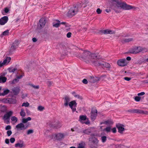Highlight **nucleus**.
Wrapping results in <instances>:
<instances>
[{
  "mask_svg": "<svg viewBox=\"0 0 148 148\" xmlns=\"http://www.w3.org/2000/svg\"><path fill=\"white\" fill-rule=\"evenodd\" d=\"M11 119L12 121L14 123H16L18 120L17 118L15 116H12L11 118Z\"/></svg>",
  "mask_w": 148,
  "mask_h": 148,
  "instance_id": "c756f323",
  "label": "nucleus"
},
{
  "mask_svg": "<svg viewBox=\"0 0 148 148\" xmlns=\"http://www.w3.org/2000/svg\"><path fill=\"white\" fill-rule=\"evenodd\" d=\"M105 11L107 12L108 13H109L110 11V10L109 9H106Z\"/></svg>",
  "mask_w": 148,
  "mask_h": 148,
  "instance_id": "e2e57ef3",
  "label": "nucleus"
},
{
  "mask_svg": "<svg viewBox=\"0 0 148 148\" xmlns=\"http://www.w3.org/2000/svg\"><path fill=\"white\" fill-rule=\"evenodd\" d=\"M79 118L81 120H85L86 119V116L81 115L80 116Z\"/></svg>",
  "mask_w": 148,
  "mask_h": 148,
  "instance_id": "473e14b6",
  "label": "nucleus"
},
{
  "mask_svg": "<svg viewBox=\"0 0 148 148\" xmlns=\"http://www.w3.org/2000/svg\"><path fill=\"white\" fill-rule=\"evenodd\" d=\"M127 62L125 59H122L119 60L117 62L118 65L121 66H127Z\"/></svg>",
  "mask_w": 148,
  "mask_h": 148,
  "instance_id": "0eeeda50",
  "label": "nucleus"
},
{
  "mask_svg": "<svg viewBox=\"0 0 148 148\" xmlns=\"http://www.w3.org/2000/svg\"><path fill=\"white\" fill-rule=\"evenodd\" d=\"M8 69L9 72L10 73H14L16 70L17 69L15 68L10 67L8 68Z\"/></svg>",
  "mask_w": 148,
  "mask_h": 148,
  "instance_id": "7c9ffc66",
  "label": "nucleus"
},
{
  "mask_svg": "<svg viewBox=\"0 0 148 148\" xmlns=\"http://www.w3.org/2000/svg\"><path fill=\"white\" fill-rule=\"evenodd\" d=\"M12 132L11 130H8L7 132V134L8 136H10L12 134Z\"/></svg>",
  "mask_w": 148,
  "mask_h": 148,
  "instance_id": "49530a36",
  "label": "nucleus"
},
{
  "mask_svg": "<svg viewBox=\"0 0 148 148\" xmlns=\"http://www.w3.org/2000/svg\"><path fill=\"white\" fill-rule=\"evenodd\" d=\"M62 126V125L61 124H60L59 125V127H60Z\"/></svg>",
  "mask_w": 148,
  "mask_h": 148,
  "instance_id": "338daca9",
  "label": "nucleus"
},
{
  "mask_svg": "<svg viewBox=\"0 0 148 148\" xmlns=\"http://www.w3.org/2000/svg\"><path fill=\"white\" fill-rule=\"evenodd\" d=\"M78 148H86L84 146L82 145V144L81 143L79 144V146Z\"/></svg>",
  "mask_w": 148,
  "mask_h": 148,
  "instance_id": "864d4df0",
  "label": "nucleus"
},
{
  "mask_svg": "<svg viewBox=\"0 0 148 148\" xmlns=\"http://www.w3.org/2000/svg\"><path fill=\"white\" fill-rule=\"evenodd\" d=\"M27 128V126H25L24 124L22 123L18 124L16 126V128L18 130H24Z\"/></svg>",
  "mask_w": 148,
  "mask_h": 148,
  "instance_id": "6e6552de",
  "label": "nucleus"
},
{
  "mask_svg": "<svg viewBox=\"0 0 148 148\" xmlns=\"http://www.w3.org/2000/svg\"><path fill=\"white\" fill-rule=\"evenodd\" d=\"M105 130L107 132H109L111 130V127H106L105 129Z\"/></svg>",
  "mask_w": 148,
  "mask_h": 148,
  "instance_id": "79ce46f5",
  "label": "nucleus"
},
{
  "mask_svg": "<svg viewBox=\"0 0 148 148\" xmlns=\"http://www.w3.org/2000/svg\"><path fill=\"white\" fill-rule=\"evenodd\" d=\"M2 101L5 103H9L10 104H15L16 102L15 99H5L2 100Z\"/></svg>",
  "mask_w": 148,
  "mask_h": 148,
  "instance_id": "f8f14e48",
  "label": "nucleus"
},
{
  "mask_svg": "<svg viewBox=\"0 0 148 148\" xmlns=\"http://www.w3.org/2000/svg\"><path fill=\"white\" fill-rule=\"evenodd\" d=\"M141 51V48L137 47L130 49L129 52L132 54H136L140 52Z\"/></svg>",
  "mask_w": 148,
  "mask_h": 148,
  "instance_id": "ddd939ff",
  "label": "nucleus"
},
{
  "mask_svg": "<svg viewBox=\"0 0 148 148\" xmlns=\"http://www.w3.org/2000/svg\"><path fill=\"white\" fill-rule=\"evenodd\" d=\"M9 90L8 89H4L3 90V93H0V96H4L8 93L9 92Z\"/></svg>",
  "mask_w": 148,
  "mask_h": 148,
  "instance_id": "393cba45",
  "label": "nucleus"
},
{
  "mask_svg": "<svg viewBox=\"0 0 148 148\" xmlns=\"http://www.w3.org/2000/svg\"><path fill=\"white\" fill-rule=\"evenodd\" d=\"M7 80V78L5 77H0V83H4Z\"/></svg>",
  "mask_w": 148,
  "mask_h": 148,
  "instance_id": "b1692460",
  "label": "nucleus"
},
{
  "mask_svg": "<svg viewBox=\"0 0 148 148\" xmlns=\"http://www.w3.org/2000/svg\"><path fill=\"white\" fill-rule=\"evenodd\" d=\"M75 97L77 98L79 100H82V97L80 96L79 95H76L75 94Z\"/></svg>",
  "mask_w": 148,
  "mask_h": 148,
  "instance_id": "e433bc0d",
  "label": "nucleus"
},
{
  "mask_svg": "<svg viewBox=\"0 0 148 148\" xmlns=\"http://www.w3.org/2000/svg\"><path fill=\"white\" fill-rule=\"evenodd\" d=\"M124 79L127 81H129L131 79V78L130 77H125L124 78Z\"/></svg>",
  "mask_w": 148,
  "mask_h": 148,
  "instance_id": "3c124183",
  "label": "nucleus"
},
{
  "mask_svg": "<svg viewBox=\"0 0 148 148\" xmlns=\"http://www.w3.org/2000/svg\"><path fill=\"white\" fill-rule=\"evenodd\" d=\"M82 82L85 84H87L88 83V81L86 79H84L82 81Z\"/></svg>",
  "mask_w": 148,
  "mask_h": 148,
  "instance_id": "c03bdc74",
  "label": "nucleus"
},
{
  "mask_svg": "<svg viewBox=\"0 0 148 148\" xmlns=\"http://www.w3.org/2000/svg\"><path fill=\"white\" fill-rule=\"evenodd\" d=\"M3 65H4L3 64L2 62L1 61H0V68L2 67Z\"/></svg>",
  "mask_w": 148,
  "mask_h": 148,
  "instance_id": "052dcab7",
  "label": "nucleus"
},
{
  "mask_svg": "<svg viewBox=\"0 0 148 148\" xmlns=\"http://www.w3.org/2000/svg\"><path fill=\"white\" fill-rule=\"evenodd\" d=\"M70 148H74V147H70Z\"/></svg>",
  "mask_w": 148,
  "mask_h": 148,
  "instance_id": "774afa93",
  "label": "nucleus"
},
{
  "mask_svg": "<svg viewBox=\"0 0 148 148\" xmlns=\"http://www.w3.org/2000/svg\"><path fill=\"white\" fill-rule=\"evenodd\" d=\"M131 60V58L130 57H127L126 58V60L129 61L130 60Z\"/></svg>",
  "mask_w": 148,
  "mask_h": 148,
  "instance_id": "bf43d9fd",
  "label": "nucleus"
},
{
  "mask_svg": "<svg viewBox=\"0 0 148 148\" xmlns=\"http://www.w3.org/2000/svg\"><path fill=\"white\" fill-rule=\"evenodd\" d=\"M9 11V10L8 8H5L4 11L3 12H2L3 14V15H6V14Z\"/></svg>",
  "mask_w": 148,
  "mask_h": 148,
  "instance_id": "2f4dec72",
  "label": "nucleus"
},
{
  "mask_svg": "<svg viewBox=\"0 0 148 148\" xmlns=\"http://www.w3.org/2000/svg\"><path fill=\"white\" fill-rule=\"evenodd\" d=\"M32 119L30 117H28L27 118H23L22 120V123L24 124L26 123L28 121L31 120Z\"/></svg>",
  "mask_w": 148,
  "mask_h": 148,
  "instance_id": "412c9836",
  "label": "nucleus"
},
{
  "mask_svg": "<svg viewBox=\"0 0 148 148\" xmlns=\"http://www.w3.org/2000/svg\"><path fill=\"white\" fill-rule=\"evenodd\" d=\"M145 94V92H141L140 93H138V96H142L144 95Z\"/></svg>",
  "mask_w": 148,
  "mask_h": 148,
  "instance_id": "8fccbe9b",
  "label": "nucleus"
},
{
  "mask_svg": "<svg viewBox=\"0 0 148 148\" xmlns=\"http://www.w3.org/2000/svg\"><path fill=\"white\" fill-rule=\"evenodd\" d=\"M13 112L12 111H10L7 112L4 116L3 119L4 120H6L9 119L10 116L13 114Z\"/></svg>",
  "mask_w": 148,
  "mask_h": 148,
  "instance_id": "f3484780",
  "label": "nucleus"
},
{
  "mask_svg": "<svg viewBox=\"0 0 148 148\" xmlns=\"http://www.w3.org/2000/svg\"><path fill=\"white\" fill-rule=\"evenodd\" d=\"M77 104L75 100V107Z\"/></svg>",
  "mask_w": 148,
  "mask_h": 148,
  "instance_id": "0e129e2a",
  "label": "nucleus"
},
{
  "mask_svg": "<svg viewBox=\"0 0 148 148\" xmlns=\"http://www.w3.org/2000/svg\"><path fill=\"white\" fill-rule=\"evenodd\" d=\"M5 141L6 144H8L9 143V140L8 139H6Z\"/></svg>",
  "mask_w": 148,
  "mask_h": 148,
  "instance_id": "4d7b16f0",
  "label": "nucleus"
},
{
  "mask_svg": "<svg viewBox=\"0 0 148 148\" xmlns=\"http://www.w3.org/2000/svg\"><path fill=\"white\" fill-rule=\"evenodd\" d=\"M112 1L113 2H115L118 7H120L124 10H129L133 8L132 6L127 5L126 3L121 2L120 0H112Z\"/></svg>",
  "mask_w": 148,
  "mask_h": 148,
  "instance_id": "f03ea898",
  "label": "nucleus"
},
{
  "mask_svg": "<svg viewBox=\"0 0 148 148\" xmlns=\"http://www.w3.org/2000/svg\"><path fill=\"white\" fill-rule=\"evenodd\" d=\"M71 33L70 32H68L66 35V36L68 38H70L71 37Z\"/></svg>",
  "mask_w": 148,
  "mask_h": 148,
  "instance_id": "09e8293b",
  "label": "nucleus"
},
{
  "mask_svg": "<svg viewBox=\"0 0 148 148\" xmlns=\"http://www.w3.org/2000/svg\"><path fill=\"white\" fill-rule=\"evenodd\" d=\"M112 123V122L110 120H108L105 122V123H106V124H110Z\"/></svg>",
  "mask_w": 148,
  "mask_h": 148,
  "instance_id": "37998d69",
  "label": "nucleus"
},
{
  "mask_svg": "<svg viewBox=\"0 0 148 148\" xmlns=\"http://www.w3.org/2000/svg\"><path fill=\"white\" fill-rule=\"evenodd\" d=\"M9 34V30H6L1 35V37H2L3 36L8 35Z\"/></svg>",
  "mask_w": 148,
  "mask_h": 148,
  "instance_id": "cd10ccee",
  "label": "nucleus"
},
{
  "mask_svg": "<svg viewBox=\"0 0 148 148\" xmlns=\"http://www.w3.org/2000/svg\"><path fill=\"white\" fill-rule=\"evenodd\" d=\"M71 98L68 96H65L64 99V105L66 107L69 106L72 110L73 111H74L73 106H74V101H70Z\"/></svg>",
  "mask_w": 148,
  "mask_h": 148,
  "instance_id": "7ed1b4c3",
  "label": "nucleus"
},
{
  "mask_svg": "<svg viewBox=\"0 0 148 148\" xmlns=\"http://www.w3.org/2000/svg\"><path fill=\"white\" fill-rule=\"evenodd\" d=\"M10 141L11 143H13L15 141V139L14 138H10Z\"/></svg>",
  "mask_w": 148,
  "mask_h": 148,
  "instance_id": "a18cd8bd",
  "label": "nucleus"
},
{
  "mask_svg": "<svg viewBox=\"0 0 148 148\" xmlns=\"http://www.w3.org/2000/svg\"><path fill=\"white\" fill-rule=\"evenodd\" d=\"M101 141L103 143H105L107 140V137L105 136H102V134H101Z\"/></svg>",
  "mask_w": 148,
  "mask_h": 148,
  "instance_id": "a878e982",
  "label": "nucleus"
},
{
  "mask_svg": "<svg viewBox=\"0 0 148 148\" xmlns=\"http://www.w3.org/2000/svg\"><path fill=\"white\" fill-rule=\"evenodd\" d=\"M11 129V127L9 125H7V126H6V127H5V130H9L10 129Z\"/></svg>",
  "mask_w": 148,
  "mask_h": 148,
  "instance_id": "603ef678",
  "label": "nucleus"
},
{
  "mask_svg": "<svg viewBox=\"0 0 148 148\" xmlns=\"http://www.w3.org/2000/svg\"><path fill=\"white\" fill-rule=\"evenodd\" d=\"M33 132V131L32 130H27V134H29L32 133Z\"/></svg>",
  "mask_w": 148,
  "mask_h": 148,
  "instance_id": "a19ab883",
  "label": "nucleus"
},
{
  "mask_svg": "<svg viewBox=\"0 0 148 148\" xmlns=\"http://www.w3.org/2000/svg\"><path fill=\"white\" fill-rule=\"evenodd\" d=\"M11 60V58L10 57H7L2 62L3 64L4 65H7L10 62Z\"/></svg>",
  "mask_w": 148,
  "mask_h": 148,
  "instance_id": "6ab92c4d",
  "label": "nucleus"
},
{
  "mask_svg": "<svg viewBox=\"0 0 148 148\" xmlns=\"http://www.w3.org/2000/svg\"><path fill=\"white\" fill-rule=\"evenodd\" d=\"M133 40V39L132 38H123L121 42L123 43H127L130 42L132 41Z\"/></svg>",
  "mask_w": 148,
  "mask_h": 148,
  "instance_id": "a211bd4d",
  "label": "nucleus"
},
{
  "mask_svg": "<svg viewBox=\"0 0 148 148\" xmlns=\"http://www.w3.org/2000/svg\"><path fill=\"white\" fill-rule=\"evenodd\" d=\"M19 79L17 78L16 77V78L13 79V80L12 81L11 83L12 84H15L17 82L19 81Z\"/></svg>",
  "mask_w": 148,
  "mask_h": 148,
  "instance_id": "f704fd0d",
  "label": "nucleus"
},
{
  "mask_svg": "<svg viewBox=\"0 0 148 148\" xmlns=\"http://www.w3.org/2000/svg\"><path fill=\"white\" fill-rule=\"evenodd\" d=\"M61 24L65 25L66 26L67 25L65 23L60 22V21L58 20H54L53 23V26L56 28L59 27Z\"/></svg>",
  "mask_w": 148,
  "mask_h": 148,
  "instance_id": "1a4fd4ad",
  "label": "nucleus"
},
{
  "mask_svg": "<svg viewBox=\"0 0 148 148\" xmlns=\"http://www.w3.org/2000/svg\"><path fill=\"white\" fill-rule=\"evenodd\" d=\"M24 75V74H23L22 75H20L19 76H17L16 77L17 78H18V79H19L21 78Z\"/></svg>",
  "mask_w": 148,
  "mask_h": 148,
  "instance_id": "6e6d98bb",
  "label": "nucleus"
},
{
  "mask_svg": "<svg viewBox=\"0 0 148 148\" xmlns=\"http://www.w3.org/2000/svg\"><path fill=\"white\" fill-rule=\"evenodd\" d=\"M102 12V10L100 9V8H98L97 9V12L98 14H100Z\"/></svg>",
  "mask_w": 148,
  "mask_h": 148,
  "instance_id": "de8ad7c7",
  "label": "nucleus"
},
{
  "mask_svg": "<svg viewBox=\"0 0 148 148\" xmlns=\"http://www.w3.org/2000/svg\"><path fill=\"white\" fill-rule=\"evenodd\" d=\"M64 136V135L63 133L55 134L52 135V138L55 140H60L62 139Z\"/></svg>",
  "mask_w": 148,
  "mask_h": 148,
  "instance_id": "423d86ee",
  "label": "nucleus"
},
{
  "mask_svg": "<svg viewBox=\"0 0 148 148\" xmlns=\"http://www.w3.org/2000/svg\"><path fill=\"white\" fill-rule=\"evenodd\" d=\"M90 81L91 82L94 83L96 82V81H97V80L96 79V78H95L93 76H90Z\"/></svg>",
  "mask_w": 148,
  "mask_h": 148,
  "instance_id": "c85d7f7f",
  "label": "nucleus"
},
{
  "mask_svg": "<svg viewBox=\"0 0 148 148\" xmlns=\"http://www.w3.org/2000/svg\"><path fill=\"white\" fill-rule=\"evenodd\" d=\"M12 90L13 93H14V94L15 95H16L17 94H18L19 92V88L18 87H15L13 89H12Z\"/></svg>",
  "mask_w": 148,
  "mask_h": 148,
  "instance_id": "aec40b11",
  "label": "nucleus"
},
{
  "mask_svg": "<svg viewBox=\"0 0 148 148\" xmlns=\"http://www.w3.org/2000/svg\"><path fill=\"white\" fill-rule=\"evenodd\" d=\"M128 112L132 113H139L142 114H148V112L138 109H130Z\"/></svg>",
  "mask_w": 148,
  "mask_h": 148,
  "instance_id": "39448f33",
  "label": "nucleus"
},
{
  "mask_svg": "<svg viewBox=\"0 0 148 148\" xmlns=\"http://www.w3.org/2000/svg\"><path fill=\"white\" fill-rule=\"evenodd\" d=\"M16 147L18 148H24L25 147L23 141L22 140H19L15 144Z\"/></svg>",
  "mask_w": 148,
  "mask_h": 148,
  "instance_id": "9d476101",
  "label": "nucleus"
},
{
  "mask_svg": "<svg viewBox=\"0 0 148 148\" xmlns=\"http://www.w3.org/2000/svg\"><path fill=\"white\" fill-rule=\"evenodd\" d=\"M31 86L33 88L35 89H38L39 88V86L38 85H34L33 84H31Z\"/></svg>",
  "mask_w": 148,
  "mask_h": 148,
  "instance_id": "58836bf2",
  "label": "nucleus"
},
{
  "mask_svg": "<svg viewBox=\"0 0 148 148\" xmlns=\"http://www.w3.org/2000/svg\"><path fill=\"white\" fill-rule=\"evenodd\" d=\"M97 113V110L96 109H93L91 112V118L92 120L94 121L96 117Z\"/></svg>",
  "mask_w": 148,
  "mask_h": 148,
  "instance_id": "4468645a",
  "label": "nucleus"
},
{
  "mask_svg": "<svg viewBox=\"0 0 148 148\" xmlns=\"http://www.w3.org/2000/svg\"><path fill=\"white\" fill-rule=\"evenodd\" d=\"M82 58L87 63H90L95 66H99L102 67L110 68V65L108 63L98 60L100 58L98 57L96 54L92 53L90 52L84 51L82 56Z\"/></svg>",
  "mask_w": 148,
  "mask_h": 148,
  "instance_id": "f257e3e1",
  "label": "nucleus"
},
{
  "mask_svg": "<svg viewBox=\"0 0 148 148\" xmlns=\"http://www.w3.org/2000/svg\"><path fill=\"white\" fill-rule=\"evenodd\" d=\"M45 109L44 107L42 106H39L38 108V110L40 111H42Z\"/></svg>",
  "mask_w": 148,
  "mask_h": 148,
  "instance_id": "c9c22d12",
  "label": "nucleus"
},
{
  "mask_svg": "<svg viewBox=\"0 0 148 148\" xmlns=\"http://www.w3.org/2000/svg\"><path fill=\"white\" fill-rule=\"evenodd\" d=\"M46 23L45 19L44 18H41L39 21L38 24V27L40 29L42 28L45 25Z\"/></svg>",
  "mask_w": 148,
  "mask_h": 148,
  "instance_id": "9b49d317",
  "label": "nucleus"
},
{
  "mask_svg": "<svg viewBox=\"0 0 148 148\" xmlns=\"http://www.w3.org/2000/svg\"><path fill=\"white\" fill-rule=\"evenodd\" d=\"M16 48V47H15L13 46H12L11 47L10 49H12V50H14V49H15Z\"/></svg>",
  "mask_w": 148,
  "mask_h": 148,
  "instance_id": "680f3d73",
  "label": "nucleus"
},
{
  "mask_svg": "<svg viewBox=\"0 0 148 148\" xmlns=\"http://www.w3.org/2000/svg\"><path fill=\"white\" fill-rule=\"evenodd\" d=\"M112 131L113 133H116V128L114 127L112 129Z\"/></svg>",
  "mask_w": 148,
  "mask_h": 148,
  "instance_id": "5fc2aeb1",
  "label": "nucleus"
},
{
  "mask_svg": "<svg viewBox=\"0 0 148 148\" xmlns=\"http://www.w3.org/2000/svg\"><path fill=\"white\" fill-rule=\"evenodd\" d=\"M8 20L7 16H4L0 19V24L1 25H5L8 22Z\"/></svg>",
  "mask_w": 148,
  "mask_h": 148,
  "instance_id": "dca6fc26",
  "label": "nucleus"
},
{
  "mask_svg": "<svg viewBox=\"0 0 148 148\" xmlns=\"http://www.w3.org/2000/svg\"><path fill=\"white\" fill-rule=\"evenodd\" d=\"M29 105V103L28 102L23 103L22 105V106H25V107H28Z\"/></svg>",
  "mask_w": 148,
  "mask_h": 148,
  "instance_id": "72a5a7b5",
  "label": "nucleus"
},
{
  "mask_svg": "<svg viewBox=\"0 0 148 148\" xmlns=\"http://www.w3.org/2000/svg\"><path fill=\"white\" fill-rule=\"evenodd\" d=\"M90 144L89 146L90 148H97L99 140L95 137L89 138Z\"/></svg>",
  "mask_w": 148,
  "mask_h": 148,
  "instance_id": "20e7f679",
  "label": "nucleus"
},
{
  "mask_svg": "<svg viewBox=\"0 0 148 148\" xmlns=\"http://www.w3.org/2000/svg\"><path fill=\"white\" fill-rule=\"evenodd\" d=\"M20 115L22 117H24L25 116L26 114L24 110L23 109H21V111L20 112Z\"/></svg>",
  "mask_w": 148,
  "mask_h": 148,
  "instance_id": "bb28decb",
  "label": "nucleus"
},
{
  "mask_svg": "<svg viewBox=\"0 0 148 148\" xmlns=\"http://www.w3.org/2000/svg\"><path fill=\"white\" fill-rule=\"evenodd\" d=\"M105 30H100L98 32V34H100L102 35L103 34H104L105 33Z\"/></svg>",
  "mask_w": 148,
  "mask_h": 148,
  "instance_id": "ea45409f",
  "label": "nucleus"
},
{
  "mask_svg": "<svg viewBox=\"0 0 148 148\" xmlns=\"http://www.w3.org/2000/svg\"><path fill=\"white\" fill-rule=\"evenodd\" d=\"M116 127L118 130V132L120 133H122L125 130L124 128L123 127L124 125L119 123H118L116 125Z\"/></svg>",
  "mask_w": 148,
  "mask_h": 148,
  "instance_id": "2eb2a0df",
  "label": "nucleus"
},
{
  "mask_svg": "<svg viewBox=\"0 0 148 148\" xmlns=\"http://www.w3.org/2000/svg\"><path fill=\"white\" fill-rule=\"evenodd\" d=\"M146 62H148V58L145 60Z\"/></svg>",
  "mask_w": 148,
  "mask_h": 148,
  "instance_id": "69168bd1",
  "label": "nucleus"
},
{
  "mask_svg": "<svg viewBox=\"0 0 148 148\" xmlns=\"http://www.w3.org/2000/svg\"><path fill=\"white\" fill-rule=\"evenodd\" d=\"M92 132L91 129L90 128H88L84 130L83 132L86 134H89Z\"/></svg>",
  "mask_w": 148,
  "mask_h": 148,
  "instance_id": "5701e85b",
  "label": "nucleus"
},
{
  "mask_svg": "<svg viewBox=\"0 0 148 148\" xmlns=\"http://www.w3.org/2000/svg\"><path fill=\"white\" fill-rule=\"evenodd\" d=\"M141 99V97L139 96H136L135 97L134 99L136 101H139Z\"/></svg>",
  "mask_w": 148,
  "mask_h": 148,
  "instance_id": "4c0bfd02",
  "label": "nucleus"
},
{
  "mask_svg": "<svg viewBox=\"0 0 148 148\" xmlns=\"http://www.w3.org/2000/svg\"><path fill=\"white\" fill-rule=\"evenodd\" d=\"M105 33L104 34H112L115 33V32L113 31L110 30L109 29H106L105 30Z\"/></svg>",
  "mask_w": 148,
  "mask_h": 148,
  "instance_id": "4be33fe9",
  "label": "nucleus"
},
{
  "mask_svg": "<svg viewBox=\"0 0 148 148\" xmlns=\"http://www.w3.org/2000/svg\"><path fill=\"white\" fill-rule=\"evenodd\" d=\"M32 41L33 42H35L37 41V40L36 38H33L32 39Z\"/></svg>",
  "mask_w": 148,
  "mask_h": 148,
  "instance_id": "13d9d810",
  "label": "nucleus"
}]
</instances>
